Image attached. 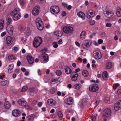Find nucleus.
Instances as JSON below:
<instances>
[{"mask_svg": "<svg viewBox=\"0 0 121 121\" xmlns=\"http://www.w3.org/2000/svg\"><path fill=\"white\" fill-rule=\"evenodd\" d=\"M56 75L59 76L62 73L61 71L60 70H56Z\"/></svg>", "mask_w": 121, "mask_h": 121, "instance_id": "obj_40", "label": "nucleus"}, {"mask_svg": "<svg viewBox=\"0 0 121 121\" xmlns=\"http://www.w3.org/2000/svg\"><path fill=\"white\" fill-rule=\"evenodd\" d=\"M62 5L65 8H67L68 6V4L65 3H62Z\"/></svg>", "mask_w": 121, "mask_h": 121, "instance_id": "obj_58", "label": "nucleus"}, {"mask_svg": "<svg viewBox=\"0 0 121 121\" xmlns=\"http://www.w3.org/2000/svg\"><path fill=\"white\" fill-rule=\"evenodd\" d=\"M63 43L62 41V39H60L58 41V43L59 44H61Z\"/></svg>", "mask_w": 121, "mask_h": 121, "instance_id": "obj_63", "label": "nucleus"}, {"mask_svg": "<svg viewBox=\"0 0 121 121\" xmlns=\"http://www.w3.org/2000/svg\"><path fill=\"white\" fill-rule=\"evenodd\" d=\"M42 56L44 60H47L48 59V56L47 54L43 53L42 55Z\"/></svg>", "mask_w": 121, "mask_h": 121, "instance_id": "obj_34", "label": "nucleus"}, {"mask_svg": "<svg viewBox=\"0 0 121 121\" xmlns=\"http://www.w3.org/2000/svg\"><path fill=\"white\" fill-rule=\"evenodd\" d=\"M102 77L103 79L105 80H106V79L108 78V76L107 73L106 71H105L103 72Z\"/></svg>", "mask_w": 121, "mask_h": 121, "instance_id": "obj_28", "label": "nucleus"}, {"mask_svg": "<svg viewBox=\"0 0 121 121\" xmlns=\"http://www.w3.org/2000/svg\"><path fill=\"white\" fill-rule=\"evenodd\" d=\"M6 30L9 34L11 35H13V27L12 25H7L6 28Z\"/></svg>", "mask_w": 121, "mask_h": 121, "instance_id": "obj_7", "label": "nucleus"}, {"mask_svg": "<svg viewBox=\"0 0 121 121\" xmlns=\"http://www.w3.org/2000/svg\"><path fill=\"white\" fill-rule=\"evenodd\" d=\"M27 86H23L21 91V92L25 91L27 90Z\"/></svg>", "mask_w": 121, "mask_h": 121, "instance_id": "obj_43", "label": "nucleus"}, {"mask_svg": "<svg viewBox=\"0 0 121 121\" xmlns=\"http://www.w3.org/2000/svg\"><path fill=\"white\" fill-rule=\"evenodd\" d=\"M13 38H14L9 36L7 37L6 38L7 41L6 44L8 46H9L12 44Z\"/></svg>", "mask_w": 121, "mask_h": 121, "instance_id": "obj_15", "label": "nucleus"}, {"mask_svg": "<svg viewBox=\"0 0 121 121\" xmlns=\"http://www.w3.org/2000/svg\"><path fill=\"white\" fill-rule=\"evenodd\" d=\"M82 74L85 77H87L88 75V72L86 70H84L82 72Z\"/></svg>", "mask_w": 121, "mask_h": 121, "instance_id": "obj_38", "label": "nucleus"}, {"mask_svg": "<svg viewBox=\"0 0 121 121\" xmlns=\"http://www.w3.org/2000/svg\"><path fill=\"white\" fill-rule=\"evenodd\" d=\"M20 10L18 8H16L12 12L10 13V14H17L19 13L20 11Z\"/></svg>", "mask_w": 121, "mask_h": 121, "instance_id": "obj_24", "label": "nucleus"}, {"mask_svg": "<svg viewBox=\"0 0 121 121\" xmlns=\"http://www.w3.org/2000/svg\"><path fill=\"white\" fill-rule=\"evenodd\" d=\"M20 3L21 5H24L25 4V2L23 0H19Z\"/></svg>", "mask_w": 121, "mask_h": 121, "instance_id": "obj_49", "label": "nucleus"}, {"mask_svg": "<svg viewBox=\"0 0 121 121\" xmlns=\"http://www.w3.org/2000/svg\"><path fill=\"white\" fill-rule=\"evenodd\" d=\"M30 94L31 96L35 94H36L38 91V90L36 88H31L29 89Z\"/></svg>", "mask_w": 121, "mask_h": 121, "instance_id": "obj_18", "label": "nucleus"}, {"mask_svg": "<svg viewBox=\"0 0 121 121\" xmlns=\"http://www.w3.org/2000/svg\"><path fill=\"white\" fill-rule=\"evenodd\" d=\"M18 29L21 30H22L24 29V26L22 25H20Z\"/></svg>", "mask_w": 121, "mask_h": 121, "instance_id": "obj_54", "label": "nucleus"}, {"mask_svg": "<svg viewBox=\"0 0 121 121\" xmlns=\"http://www.w3.org/2000/svg\"><path fill=\"white\" fill-rule=\"evenodd\" d=\"M11 16L13 17V18L14 20H17L19 19L21 17V15L18 14H10Z\"/></svg>", "mask_w": 121, "mask_h": 121, "instance_id": "obj_20", "label": "nucleus"}, {"mask_svg": "<svg viewBox=\"0 0 121 121\" xmlns=\"http://www.w3.org/2000/svg\"><path fill=\"white\" fill-rule=\"evenodd\" d=\"M6 32H4L1 33V36L2 37L6 35Z\"/></svg>", "mask_w": 121, "mask_h": 121, "instance_id": "obj_60", "label": "nucleus"}, {"mask_svg": "<svg viewBox=\"0 0 121 121\" xmlns=\"http://www.w3.org/2000/svg\"><path fill=\"white\" fill-rule=\"evenodd\" d=\"M1 85L3 86H7L8 85L9 82L6 80H3L1 82Z\"/></svg>", "mask_w": 121, "mask_h": 121, "instance_id": "obj_33", "label": "nucleus"}, {"mask_svg": "<svg viewBox=\"0 0 121 121\" xmlns=\"http://www.w3.org/2000/svg\"><path fill=\"white\" fill-rule=\"evenodd\" d=\"M64 65V63L63 62H62L59 64V66L61 69H62L63 68Z\"/></svg>", "mask_w": 121, "mask_h": 121, "instance_id": "obj_46", "label": "nucleus"}, {"mask_svg": "<svg viewBox=\"0 0 121 121\" xmlns=\"http://www.w3.org/2000/svg\"><path fill=\"white\" fill-rule=\"evenodd\" d=\"M111 111L109 109H105L103 112V116L104 117H109L111 116Z\"/></svg>", "mask_w": 121, "mask_h": 121, "instance_id": "obj_10", "label": "nucleus"}, {"mask_svg": "<svg viewBox=\"0 0 121 121\" xmlns=\"http://www.w3.org/2000/svg\"><path fill=\"white\" fill-rule=\"evenodd\" d=\"M91 42L90 41L85 40L82 43V46L84 49L89 47L91 44Z\"/></svg>", "mask_w": 121, "mask_h": 121, "instance_id": "obj_12", "label": "nucleus"}, {"mask_svg": "<svg viewBox=\"0 0 121 121\" xmlns=\"http://www.w3.org/2000/svg\"><path fill=\"white\" fill-rule=\"evenodd\" d=\"M66 13L65 11H63L62 13V17H64L66 15Z\"/></svg>", "mask_w": 121, "mask_h": 121, "instance_id": "obj_59", "label": "nucleus"}, {"mask_svg": "<svg viewBox=\"0 0 121 121\" xmlns=\"http://www.w3.org/2000/svg\"><path fill=\"white\" fill-rule=\"evenodd\" d=\"M55 91V89L54 88H52L50 90V92L51 94H53Z\"/></svg>", "mask_w": 121, "mask_h": 121, "instance_id": "obj_44", "label": "nucleus"}, {"mask_svg": "<svg viewBox=\"0 0 121 121\" xmlns=\"http://www.w3.org/2000/svg\"><path fill=\"white\" fill-rule=\"evenodd\" d=\"M119 84L118 83L115 84H114L113 86V89L115 90L118 86H119Z\"/></svg>", "mask_w": 121, "mask_h": 121, "instance_id": "obj_45", "label": "nucleus"}, {"mask_svg": "<svg viewBox=\"0 0 121 121\" xmlns=\"http://www.w3.org/2000/svg\"><path fill=\"white\" fill-rule=\"evenodd\" d=\"M69 68H70L68 66H66L65 69V72L66 74H69Z\"/></svg>", "mask_w": 121, "mask_h": 121, "instance_id": "obj_42", "label": "nucleus"}, {"mask_svg": "<svg viewBox=\"0 0 121 121\" xmlns=\"http://www.w3.org/2000/svg\"><path fill=\"white\" fill-rule=\"evenodd\" d=\"M78 16L79 17L84 19L85 18V15L84 13L82 11L79 12L77 13Z\"/></svg>", "mask_w": 121, "mask_h": 121, "instance_id": "obj_22", "label": "nucleus"}, {"mask_svg": "<svg viewBox=\"0 0 121 121\" xmlns=\"http://www.w3.org/2000/svg\"><path fill=\"white\" fill-rule=\"evenodd\" d=\"M37 102V100H34L32 102V104L33 105H35Z\"/></svg>", "mask_w": 121, "mask_h": 121, "instance_id": "obj_55", "label": "nucleus"}, {"mask_svg": "<svg viewBox=\"0 0 121 121\" xmlns=\"http://www.w3.org/2000/svg\"><path fill=\"white\" fill-rule=\"evenodd\" d=\"M47 102L48 104L50 105L51 106L55 105L56 103V101L52 99H48Z\"/></svg>", "mask_w": 121, "mask_h": 121, "instance_id": "obj_17", "label": "nucleus"}, {"mask_svg": "<svg viewBox=\"0 0 121 121\" xmlns=\"http://www.w3.org/2000/svg\"><path fill=\"white\" fill-rule=\"evenodd\" d=\"M8 59L9 60H16V58L15 57H14V56L12 55L9 56H8Z\"/></svg>", "mask_w": 121, "mask_h": 121, "instance_id": "obj_39", "label": "nucleus"}, {"mask_svg": "<svg viewBox=\"0 0 121 121\" xmlns=\"http://www.w3.org/2000/svg\"><path fill=\"white\" fill-rule=\"evenodd\" d=\"M12 50L13 51H17L18 50V48L17 47H14L13 48Z\"/></svg>", "mask_w": 121, "mask_h": 121, "instance_id": "obj_51", "label": "nucleus"}, {"mask_svg": "<svg viewBox=\"0 0 121 121\" xmlns=\"http://www.w3.org/2000/svg\"><path fill=\"white\" fill-rule=\"evenodd\" d=\"M51 12L54 14L58 13L60 11V9L58 6L54 5L51 7L50 9Z\"/></svg>", "mask_w": 121, "mask_h": 121, "instance_id": "obj_3", "label": "nucleus"}, {"mask_svg": "<svg viewBox=\"0 0 121 121\" xmlns=\"http://www.w3.org/2000/svg\"><path fill=\"white\" fill-rule=\"evenodd\" d=\"M112 25V24L111 23H107L106 24V26L107 27H110Z\"/></svg>", "mask_w": 121, "mask_h": 121, "instance_id": "obj_53", "label": "nucleus"}, {"mask_svg": "<svg viewBox=\"0 0 121 121\" xmlns=\"http://www.w3.org/2000/svg\"><path fill=\"white\" fill-rule=\"evenodd\" d=\"M5 108L7 109H9L11 107V104L8 101H6L4 104Z\"/></svg>", "mask_w": 121, "mask_h": 121, "instance_id": "obj_27", "label": "nucleus"}, {"mask_svg": "<svg viewBox=\"0 0 121 121\" xmlns=\"http://www.w3.org/2000/svg\"><path fill=\"white\" fill-rule=\"evenodd\" d=\"M119 9L117 8L116 13L118 17H120L121 16V9L119 8Z\"/></svg>", "mask_w": 121, "mask_h": 121, "instance_id": "obj_35", "label": "nucleus"}, {"mask_svg": "<svg viewBox=\"0 0 121 121\" xmlns=\"http://www.w3.org/2000/svg\"><path fill=\"white\" fill-rule=\"evenodd\" d=\"M7 24V25H9L12 22V20L9 16H7L6 17Z\"/></svg>", "mask_w": 121, "mask_h": 121, "instance_id": "obj_25", "label": "nucleus"}, {"mask_svg": "<svg viewBox=\"0 0 121 121\" xmlns=\"http://www.w3.org/2000/svg\"><path fill=\"white\" fill-rule=\"evenodd\" d=\"M86 32L83 31L81 32L80 35V37L81 39H83L85 37Z\"/></svg>", "mask_w": 121, "mask_h": 121, "instance_id": "obj_29", "label": "nucleus"}, {"mask_svg": "<svg viewBox=\"0 0 121 121\" xmlns=\"http://www.w3.org/2000/svg\"><path fill=\"white\" fill-rule=\"evenodd\" d=\"M14 65L13 64H11L9 65V68L13 69V68Z\"/></svg>", "mask_w": 121, "mask_h": 121, "instance_id": "obj_56", "label": "nucleus"}, {"mask_svg": "<svg viewBox=\"0 0 121 121\" xmlns=\"http://www.w3.org/2000/svg\"><path fill=\"white\" fill-rule=\"evenodd\" d=\"M31 32V30L30 28L27 27L25 29L24 33L27 35H30V34Z\"/></svg>", "mask_w": 121, "mask_h": 121, "instance_id": "obj_23", "label": "nucleus"}, {"mask_svg": "<svg viewBox=\"0 0 121 121\" xmlns=\"http://www.w3.org/2000/svg\"><path fill=\"white\" fill-rule=\"evenodd\" d=\"M53 47L55 48H56L58 46V45L56 42H54L53 43Z\"/></svg>", "mask_w": 121, "mask_h": 121, "instance_id": "obj_50", "label": "nucleus"}, {"mask_svg": "<svg viewBox=\"0 0 121 121\" xmlns=\"http://www.w3.org/2000/svg\"><path fill=\"white\" fill-rule=\"evenodd\" d=\"M40 9V7L39 6H35L32 10V14L34 16L38 15L39 13Z\"/></svg>", "mask_w": 121, "mask_h": 121, "instance_id": "obj_6", "label": "nucleus"}, {"mask_svg": "<svg viewBox=\"0 0 121 121\" xmlns=\"http://www.w3.org/2000/svg\"><path fill=\"white\" fill-rule=\"evenodd\" d=\"M54 34L58 37H61L62 35V33L60 30L55 31L54 32Z\"/></svg>", "mask_w": 121, "mask_h": 121, "instance_id": "obj_26", "label": "nucleus"}, {"mask_svg": "<svg viewBox=\"0 0 121 121\" xmlns=\"http://www.w3.org/2000/svg\"><path fill=\"white\" fill-rule=\"evenodd\" d=\"M114 109L116 111L121 109V100L118 101L115 103Z\"/></svg>", "mask_w": 121, "mask_h": 121, "instance_id": "obj_14", "label": "nucleus"}, {"mask_svg": "<svg viewBox=\"0 0 121 121\" xmlns=\"http://www.w3.org/2000/svg\"><path fill=\"white\" fill-rule=\"evenodd\" d=\"M93 55L94 57L97 60L99 59L102 57V54L99 50L94 51L93 52Z\"/></svg>", "mask_w": 121, "mask_h": 121, "instance_id": "obj_5", "label": "nucleus"}, {"mask_svg": "<svg viewBox=\"0 0 121 121\" xmlns=\"http://www.w3.org/2000/svg\"><path fill=\"white\" fill-rule=\"evenodd\" d=\"M99 89L98 85L96 84H93L91 85L89 87V90L94 92L97 91Z\"/></svg>", "mask_w": 121, "mask_h": 121, "instance_id": "obj_8", "label": "nucleus"}, {"mask_svg": "<svg viewBox=\"0 0 121 121\" xmlns=\"http://www.w3.org/2000/svg\"><path fill=\"white\" fill-rule=\"evenodd\" d=\"M36 24L38 29L40 30H42L43 29V23L41 19L39 18H37L35 21Z\"/></svg>", "mask_w": 121, "mask_h": 121, "instance_id": "obj_2", "label": "nucleus"}, {"mask_svg": "<svg viewBox=\"0 0 121 121\" xmlns=\"http://www.w3.org/2000/svg\"><path fill=\"white\" fill-rule=\"evenodd\" d=\"M90 24L91 25H93L95 24V22L94 21L92 20H90Z\"/></svg>", "mask_w": 121, "mask_h": 121, "instance_id": "obj_48", "label": "nucleus"}, {"mask_svg": "<svg viewBox=\"0 0 121 121\" xmlns=\"http://www.w3.org/2000/svg\"><path fill=\"white\" fill-rule=\"evenodd\" d=\"M43 104V103L42 102H40L38 103V106L39 107H41Z\"/></svg>", "mask_w": 121, "mask_h": 121, "instance_id": "obj_62", "label": "nucleus"}, {"mask_svg": "<svg viewBox=\"0 0 121 121\" xmlns=\"http://www.w3.org/2000/svg\"><path fill=\"white\" fill-rule=\"evenodd\" d=\"M42 38L39 37H36L34 39L33 45L35 48L38 47L42 42Z\"/></svg>", "mask_w": 121, "mask_h": 121, "instance_id": "obj_1", "label": "nucleus"}, {"mask_svg": "<svg viewBox=\"0 0 121 121\" xmlns=\"http://www.w3.org/2000/svg\"><path fill=\"white\" fill-rule=\"evenodd\" d=\"M58 117L60 120H62L63 118V115L61 111H59L57 112Z\"/></svg>", "mask_w": 121, "mask_h": 121, "instance_id": "obj_31", "label": "nucleus"}, {"mask_svg": "<svg viewBox=\"0 0 121 121\" xmlns=\"http://www.w3.org/2000/svg\"><path fill=\"white\" fill-rule=\"evenodd\" d=\"M65 102L67 104L71 105L73 103V98L71 97L67 98L65 100Z\"/></svg>", "mask_w": 121, "mask_h": 121, "instance_id": "obj_19", "label": "nucleus"}, {"mask_svg": "<svg viewBox=\"0 0 121 121\" xmlns=\"http://www.w3.org/2000/svg\"><path fill=\"white\" fill-rule=\"evenodd\" d=\"M20 113V112L17 109L13 110L12 111V114L15 117L18 116Z\"/></svg>", "mask_w": 121, "mask_h": 121, "instance_id": "obj_21", "label": "nucleus"}, {"mask_svg": "<svg viewBox=\"0 0 121 121\" xmlns=\"http://www.w3.org/2000/svg\"><path fill=\"white\" fill-rule=\"evenodd\" d=\"M95 12L93 10L90 9L87 11L86 13L87 17L89 19L95 16Z\"/></svg>", "mask_w": 121, "mask_h": 121, "instance_id": "obj_4", "label": "nucleus"}, {"mask_svg": "<svg viewBox=\"0 0 121 121\" xmlns=\"http://www.w3.org/2000/svg\"><path fill=\"white\" fill-rule=\"evenodd\" d=\"M112 66V63L110 62H108L107 63L106 65V67L108 69L111 68Z\"/></svg>", "mask_w": 121, "mask_h": 121, "instance_id": "obj_36", "label": "nucleus"}, {"mask_svg": "<svg viewBox=\"0 0 121 121\" xmlns=\"http://www.w3.org/2000/svg\"><path fill=\"white\" fill-rule=\"evenodd\" d=\"M48 49L46 48H44L43 49L41 50V52L43 53H44L45 52H46L47 51Z\"/></svg>", "mask_w": 121, "mask_h": 121, "instance_id": "obj_52", "label": "nucleus"}, {"mask_svg": "<svg viewBox=\"0 0 121 121\" xmlns=\"http://www.w3.org/2000/svg\"><path fill=\"white\" fill-rule=\"evenodd\" d=\"M81 87V85L79 84H77L74 85L73 88L75 89L78 90Z\"/></svg>", "mask_w": 121, "mask_h": 121, "instance_id": "obj_30", "label": "nucleus"}, {"mask_svg": "<svg viewBox=\"0 0 121 121\" xmlns=\"http://www.w3.org/2000/svg\"><path fill=\"white\" fill-rule=\"evenodd\" d=\"M20 70L18 69H16L15 70L14 72L17 73H18L19 72Z\"/></svg>", "mask_w": 121, "mask_h": 121, "instance_id": "obj_64", "label": "nucleus"}, {"mask_svg": "<svg viewBox=\"0 0 121 121\" xmlns=\"http://www.w3.org/2000/svg\"><path fill=\"white\" fill-rule=\"evenodd\" d=\"M78 76L79 75L77 73L73 71L71 74L70 77L73 81H75L77 80Z\"/></svg>", "mask_w": 121, "mask_h": 121, "instance_id": "obj_13", "label": "nucleus"}, {"mask_svg": "<svg viewBox=\"0 0 121 121\" xmlns=\"http://www.w3.org/2000/svg\"><path fill=\"white\" fill-rule=\"evenodd\" d=\"M58 79L57 78L52 79L51 80V83L52 84H54L57 82Z\"/></svg>", "mask_w": 121, "mask_h": 121, "instance_id": "obj_41", "label": "nucleus"}, {"mask_svg": "<svg viewBox=\"0 0 121 121\" xmlns=\"http://www.w3.org/2000/svg\"><path fill=\"white\" fill-rule=\"evenodd\" d=\"M17 103L20 106L24 107L27 108H28V106L27 102L25 101L22 100L21 99H19L18 100Z\"/></svg>", "mask_w": 121, "mask_h": 121, "instance_id": "obj_11", "label": "nucleus"}, {"mask_svg": "<svg viewBox=\"0 0 121 121\" xmlns=\"http://www.w3.org/2000/svg\"><path fill=\"white\" fill-rule=\"evenodd\" d=\"M27 60H34V58L30 54L27 56Z\"/></svg>", "mask_w": 121, "mask_h": 121, "instance_id": "obj_37", "label": "nucleus"}, {"mask_svg": "<svg viewBox=\"0 0 121 121\" xmlns=\"http://www.w3.org/2000/svg\"><path fill=\"white\" fill-rule=\"evenodd\" d=\"M91 120L92 121H95L96 120V117L95 116H92L91 117Z\"/></svg>", "mask_w": 121, "mask_h": 121, "instance_id": "obj_47", "label": "nucleus"}, {"mask_svg": "<svg viewBox=\"0 0 121 121\" xmlns=\"http://www.w3.org/2000/svg\"><path fill=\"white\" fill-rule=\"evenodd\" d=\"M78 59L79 60H80V61H82V60H83V61H86L87 60L85 58L84 59H83V60L82 58H81L80 57H78Z\"/></svg>", "mask_w": 121, "mask_h": 121, "instance_id": "obj_57", "label": "nucleus"}, {"mask_svg": "<svg viewBox=\"0 0 121 121\" xmlns=\"http://www.w3.org/2000/svg\"><path fill=\"white\" fill-rule=\"evenodd\" d=\"M73 30V28L72 27L68 26H67L64 27L63 29L64 32L66 33L72 32Z\"/></svg>", "mask_w": 121, "mask_h": 121, "instance_id": "obj_9", "label": "nucleus"}, {"mask_svg": "<svg viewBox=\"0 0 121 121\" xmlns=\"http://www.w3.org/2000/svg\"><path fill=\"white\" fill-rule=\"evenodd\" d=\"M4 25V21L3 20H1L0 21V29H2Z\"/></svg>", "mask_w": 121, "mask_h": 121, "instance_id": "obj_32", "label": "nucleus"}, {"mask_svg": "<svg viewBox=\"0 0 121 121\" xmlns=\"http://www.w3.org/2000/svg\"><path fill=\"white\" fill-rule=\"evenodd\" d=\"M103 42V40L102 39H99L98 41V43L99 44L102 43Z\"/></svg>", "mask_w": 121, "mask_h": 121, "instance_id": "obj_61", "label": "nucleus"}, {"mask_svg": "<svg viewBox=\"0 0 121 121\" xmlns=\"http://www.w3.org/2000/svg\"><path fill=\"white\" fill-rule=\"evenodd\" d=\"M104 14L107 17L110 18L113 16L114 13L112 11H106L104 12Z\"/></svg>", "mask_w": 121, "mask_h": 121, "instance_id": "obj_16", "label": "nucleus"}]
</instances>
